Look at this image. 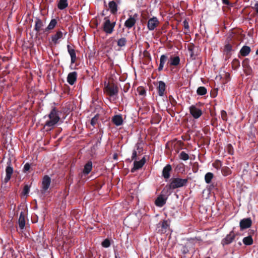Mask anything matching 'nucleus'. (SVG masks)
Returning <instances> with one entry per match:
<instances>
[{"instance_id":"nucleus-1","label":"nucleus","mask_w":258,"mask_h":258,"mask_svg":"<svg viewBox=\"0 0 258 258\" xmlns=\"http://www.w3.org/2000/svg\"><path fill=\"white\" fill-rule=\"evenodd\" d=\"M48 119L44 123L43 127L46 129V131H50L54 127L60 120L59 111L56 107H53L51 109L48 115Z\"/></svg>"},{"instance_id":"nucleus-2","label":"nucleus","mask_w":258,"mask_h":258,"mask_svg":"<svg viewBox=\"0 0 258 258\" xmlns=\"http://www.w3.org/2000/svg\"><path fill=\"white\" fill-rule=\"evenodd\" d=\"M187 183L188 178L182 179L178 177L172 178L171 180L170 183L164 188L162 193L167 192L168 190H173L186 186Z\"/></svg>"},{"instance_id":"nucleus-3","label":"nucleus","mask_w":258,"mask_h":258,"mask_svg":"<svg viewBox=\"0 0 258 258\" xmlns=\"http://www.w3.org/2000/svg\"><path fill=\"white\" fill-rule=\"evenodd\" d=\"M108 17H105L104 22L102 25V29L103 31L106 34H110L114 31V28L116 25L115 21H110Z\"/></svg>"},{"instance_id":"nucleus-4","label":"nucleus","mask_w":258,"mask_h":258,"mask_svg":"<svg viewBox=\"0 0 258 258\" xmlns=\"http://www.w3.org/2000/svg\"><path fill=\"white\" fill-rule=\"evenodd\" d=\"M104 92L110 97L117 95L118 92V88L114 83H108L105 85Z\"/></svg>"},{"instance_id":"nucleus-5","label":"nucleus","mask_w":258,"mask_h":258,"mask_svg":"<svg viewBox=\"0 0 258 258\" xmlns=\"http://www.w3.org/2000/svg\"><path fill=\"white\" fill-rule=\"evenodd\" d=\"M194 238L187 239L184 244H179V248L181 253L183 254L188 253L189 249H194L195 242L192 240Z\"/></svg>"},{"instance_id":"nucleus-6","label":"nucleus","mask_w":258,"mask_h":258,"mask_svg":"<svg viewBox=\"0 0 258 258\" xmlns=\"http://www.w3.org/2000/svg\"><path fill=\"white\" fill-rule=\"evenodd\" d=\"M240 39V38H239V36L234 34V33H232L227 38L226 43H228V42H230L231 46L235 49L237 46L239 44Z\"/></svg>"},{"instance_id":"nucleus-7","label":"nucleus","mask_w":258,"mask_h":258,"mask_svg":"<svg viewBox=\"0 0 258 258\" xmlns=\"http://www.w3.org/2000/svg\"><path fill=\"white\" fill-rule=\"evenodd\" d=\"M189 111L195 119L200 118L203 114L202 110L195 105H192L189 107Z\"/></svg>"},{"instance_id":"nucleus-8","label":"nucleus","mask_w":258,"mask_h":258,"mask_svg":"<svg viewBox=\"0 0 258 258\" xmlns=\"http://www.w3.org/2000/svg\"><path fill=\"white\" fill-rule=\"evenodd\" d=\"M235 50L231 46L230 42H228V43H226L223 50V54L225 55V59H228L231 56L232 52Z\"/></svg>"},{"instance_id":"nucleus-9","label":"nucleus","mask_w":258,"mask_h":258,"mask_svg":"<svg viewBox=\"0 0 258 258\" xmlns=\"http://www.w3.org/2000/svg\"><path fill=\"white\" fill-rule=\"evenodd\" d=\"M236 235L233 231H231L221 241V244L224 246L232 243L235 238Z\"/></svg>"},{"instance_id":"nucleus-10","label":"nucleus","mask_w":258,"mask_h":258,"mask_svg":"<svg viewBox=\"0 0 258 258\" xmlns=\"http://www.w3.org/2000/svg\"><path fill=\"white\" fill-rule=\"evenodd\" d=\"M51 183V178L48 175H45L42 181L41 192L44 194L49 188Z\"/></svg>"},{"instance_id":"nucleus-11","label":"nucleus","mask_w":258,"mask_h":258,"mask_svg":"<svg viewBox=\"0 0 258 258\" xmlns=\"http://www.w3.org/2000/svg\"><path fill=\"white\" fill-rule=\"evenodd\" d=\"M251 225L252 220L250 218L242 219L239 222V226L241 230L250 227Z\"/></svg>"},{"instance_id":"nucleus-12","label":"nucleus","mask_w":258,"mask_h":258,"mask_svg":"<svg viewBox=\"0 0 258 258\" xmlns=\"http://www.w3.org/2000/svg\"><path fill=\"white\" fill-rule=\"evenodd\" d=\"M8 166L6 169V176L4 181L6 183L8 182L11 179L12 175L13 173V168L12 167L11 161H9L7 163Z\"/></svg>"},{"instance_id":"nucleus-13","label":"nucleus","mask_w":258,"mask_h":258,"mask_svg":"<svg viewBox=\"0 0 258 258\" xmlns=\"http://www.w3.org/2000/svg\"><path fill=\"white\" fill-rule=\"evenodd\" d=\"M159 24L157 17H152L148 22V27L150 30H153Z\"/></svg>"},{"instance_id":"nucleus-14","label":"nucleus","mask_w":258,"mask_h":258,"mask_svg":"<svg viewBox=\"0 0 258 258\" xmlns=\"http://www.w3.org/2000/svg\"><path fill=\"white\" fill-rule=\"evenodd\" d=\"M146 162L145 158L144 157L140 161H135L134 163V167L132 169L131 172H134L135 171L141 168Z\"/></svg>"},{"instance_id":"nucleus-15","label":"nucleus","mask_w":258,"mask_h":258,"mask_svg":"<svg viewBox=\"0 0 258 258\" xmlns=\"http://www.w3.org/2000/svg\"><path fill=\"white\" fill-rule=\"evenodd\" d=\"M77 73L76 72H73L70 73L67 77V82L71 85H73L77 81Z\"/></svg>"},{"instance_id":"nucleus-16","label":"nucleus","mask_w":258,"mask_h":258,"mask_svg":"<svg viewBox=\"0 0 258 258\" xmlns=\"http://www.w3.org/2000/svg\"><path fill=\"white\" fill-rule=\"evenodd\" d=\"M167 199L163 195H160L155 200V204L157 206L162 207L166 204Z\"/></svg>"},{"instance_id":"nucleus-17","label":"nucleus","mask_w":258,"mask_h":258,"mask_svg":"<svg viewBox=\"0 0 258 258\" xmlns=\"http://www.w3.org/2000/svg\"><path fill=\"white\" fill-rule=\"evenodd\" d=\"M171 170L172 167L170 164H167L163 168L162 171V176L165 179H167L169 178Z\"/></svg>"},{"instance_id":"nucleus-18","label":"nucleus","mask_w":258,"mask_h":258,"mask_svg":"<svg viewBox=\"0 0 258 258\" xmlns=\"http://www.w3.org/2000/svg\"><path fill=\"white\" fill-rule=\"evenodd\" d=\"M63 38V34L61 31H58L56 33L51 36V42L54 44H56L59 43L58 40Z\"/></svg>"},{"instance_id":"nucleus-19","label":"nucleus","mask_w":258,"mask_h":258,"mask_svg":"<svg viewBox=\"0 0 258 258\" xmlns=\"http://www.w3.org/2000/svg\"><path fill=\"white\" fill-rule=\"evenodd\" d=\"M166 85L165 83L163 81H159L158 83V86L157 87V90L158 92V95L160 96H163L164 94V92L165 91Z\"/></svg>"},{"instance_id":"nucleus-20","label":"nucleus","mask_w":258,"mask_h":258,"mask_svg":"<svg viewBox=\"0 0 258 258\" xmlns=\"http://www.w3.org/2000/svg\"><path fill=\"white\" fill-rule=\"evenodd\" d=\"M158 228L161 227V229L159 230L161 233H165L167 232V229L169 227V225L167 221L163 220L161 223L158 224Z\"/></svg>"},{"instance_id":"nucleus-21","label":"nucleus","mask_w":258,"mask_h":258,"mask_svg":"<svg viewBox=\"0 0 258 258\" xmlns=\"http://www.w3.org/2000/svg\"><path fill=\"white\" fill-rule=\"evenodd\" d=\"M67 48L71 58V63H74L76 60V54L74 49L72 48L70 45H67Z\"/></svg>"},{"instance_id":"nucleus-22","label":"nucleus","mask_w":258,"mask_h":258,"mask_svg":"<svg viewBox=\"0 0 258 258\" xmlns=\"http://www.w3.org/2000/svg\"><path fill=\"white\" fill-rule=\"evenodd\" d=\"M112 121L116 126H119L123 123L122 117L121 115H115L112 118Z\"/></svg>"},{"instance_id":"nucleus-23","label":"nucleus","mask_w":258,"mask_h":258,"mask_svg":"<svg viewBox=\"0 0 258 258\" xmlns=\"http://www.w3.org/2000/svg\"><path fill=\"white\" fill-rule=\"evenodd\" d=\"M18 224L19 228L22 230L24 228L25 226V216L23 212H21L20 214L19 220H18Z\"/></svg>"},{"instance_id":"nucleus-24","label":"nucleus","mask_w":258,"mask_h":258,"mask_svg":"<svg viewBox=\"0 0 258 258\" xmlns=\"http://www.w3.org/2000/svg\"><path fill=\"white\" fill-rule=\"evenodd\" d=\"M167 59L168 57L166 55L163 54L160 56V64L158 68V71L161 72L163 70L164 66Z\"/></svg>"},{"instance_id":"nucleus-25","label":"nucleus","mask_w":258,"mask_h":258,"mask_svg":"<svg viewBox=\"0 0 258 258\" xmlns=\"http://www.w3.org/2000/svg\"><path fill=\"white\" fill-rule=\"evenodd\" d=\"M180 60L178 56H171L168 64L169 63L170 66H177L179 64Z\"/></svg>"},{"instance_id":"nucleus-26","label":"nucleus","mask_w":258,"mask_h":258,"mask_svg":"<svg viewBox=\"0 0 258 258\" xmlns=\"http://www.w3.org/2000/svg\"><path fill=\"white\" fill-rule=\"evenodd\" d=\"M109 10L110 11L112 15H115L117 11V5L114 1H111L109 3Z\"/></svg>"},{"instance_id":"nucleus-27","label":"nucleus","mask_w":258,"mask_h":258,"mask_svg":"<svg viewBox=\"0 0 258 258\" xmlns=\"http://www.w3.org/2000/svg\"><path fill=\"white\" fill-rule=\"evenodd\" d=\"M92 169V162L91 161H89L84 165V168L83 170V173L85 174H88Z\"/></svg>"},{"instance_id":"nucleus-28","label":"nucleus","mask_w":258,"mask_h":258,"mask_svg":"<svg viewBox=\"0 0 258 258\" xmlns=\"http://www.w3.org/2000/svg\"><path fill=\"white\" fill-rule=\"evenodd\" d=\"M44 25L42 21L37 18L35 21L34 30L37 32H39L42 30V27Z\"/></svg>"},{"instance_id":"nucleus-29","label":"nucleus","mask_w":258,"mask_h":258,"mask_svg":"<svg viewBox=\"0 0 258 258\" xmlns=\"http://www.w3.org/2000/svg\"><path fill=\"white\" fill-rule=\"evenodd\" d=\"M136 23V20L135 19L134 17H130L124 23V26L130 29Z\"/></svg>"},{"instance_id":"nucleus-30","label":"nucleus","mask_w":258,"mask_h":258,"mask_svg":"<svg viewBox=\"0 0 258 258\" xmlns=\"http://www.w3.org/2000/svg\"><path fill=\"white\" fill-rule=\"evenodd\" d=\"M251 51L250 47L243 46L240 50V54L242 56H246L249 54Z\"/></svg>"},{"instance_id":"nucleus-31","label":"nucleus","mask_w":258,"mask_h":258,"mask_svg":"<svg viewBox=\"0 0 258 258\" xmlns=\"http://www.w3.org/2000/svg\"><path fill=\"white\" fill-rule=\"evenodd\" d=\"M57 24V21L56 19H52L49 23L48 26L44 30L43 32H46L49 30L53 29Z\"/></svg>"},{"instance_id":"nucleus-32","label":"nucleus","mask_w":258,"mask_h":258,"mask_svg":"<svg viewBox=\"0 0 258 258\" xmlns=\"http://www.w3.org/2000/svg\"><path fill=\"white\" fill-rule=\"evenodd\" d=\"M68 6L67 0H59L57 4V7L60 10H63Z\"/></svg>"},{"instance_id":"nucleus-33","label":"nucleus","mask_w":258,"mask_h":258,"mask_svg":"<svg viewBox=\"0 0 258 258\" xmlns=\"http://www.w3.org/2000/svg\"><path fill=\"white\" fill-rule=\"evenodd\" d=\"M242 241L245 245H251L253 243V239L250 235L244 237Z\"/></svg>"},{"instance_id":"nucleus-34","label":"nucleus","mask_w":258,"mask_h":258,"mask_svg":"<svg viewBox=\"0 0 258 258\" xmlns=\"http://www.w3.org/2000/svg\"><path fill=\"white\" fill-rule=\"evenodd\" d=\"M214 177V174L212 172H208L205 175V180L207 183L211 182L212 179Z\"/></svg>"},{"instance_id":"nucleus-35","label":"nucleus","mask_w":258,"mask_h":258,"mask_svg":"<svg viewBox=\"0 0 258 258\" xmlns=\"http://www.w3.org/2000/svg\"><path fill=\"white\" fill-rule=\"evenodd\" d=\"M198 95L200 96H203L207 93V89L205 87H199L197 90Z\"/></svg>"},{"instance_id":"nucleus-36","label":"nucleus","mask_w":258,"mask_h":258,"mask_svg":"<svg viewBox=\"0 0 258 258\" xmlns=\"http://www.w3.org/2000/svg\"><path fill=\"white\" fill-rule=\"evenodd\" d=\"M240 61L238 59H234L231 63L232 68L234 70H236L240 67Z\"/></svg>"},{"instance_id":"nucleus-37","label":"nucleus","mask_w":258,"mask_h":258,"mask_svg":"<svg viewBox=\"0 0 258 258\" xmlns=\"http://www.w3.org/2000/svg\"><path fill=\"white\" fill-rule=\"evenodd\" d=\"M221 172L223 175L225 176L230 175L231 173V169L227 166L223 167L221 168Z\"/></svg>"},{"instance_id":"nucleus-38","label":"nucleus","mask_w":258,"mask_h":258,"mask_svg":"<svg viewBox=\"0 0 258 258\" xmlns=\"http://www.w3.org/2000/svg\"><path fill=\"white\" fill-rule=\"evenodd\" d=\"M178 157L180 160L186 161L189 159V155L184 151H182L178 155Z\"/></svg>"},{"instance_id":"nucleus-39","label":"nucleus","mask_w":258,"mask_h":258,"mask_svg":"<svg viewBox=\"0 0 258 258\" xmlns=\"http://www.w3.org/2000/svg\"><path fill=\"white\" fill-rule=\"evenodd\" d=\"M161 119L162 117L160 114L158 113L155 114L152 118V123L156 124L159 123L160 122Z\"/></svg>"},{"instance_id":"nucleus-40","label":"nucleus","mask_w":258,"mask_h":258,"mask_svg":"<svg viewBox=\"0 0 258 258\" xmlns=\"http://www.w3.org/2000/svg\"><path fill=\"white\" fill-rule=\"evenodd\" d=\"M127 41L125 38L122 37L119 39L117 41V45L120 47L125 46Z\"/></svg>"},{"instance_id":"nucleus-41","label":"nucleus","mask_w":258,"mask_h":258,"mask_svg":"<svg viewBox=\"0 0 258 258\" xmlns=\"http://www.w3.org/2000/svg\"><path fill=\"white\" fill-rule=\"evenodd\" d=\"M226 150L230 155H233L234 153V148L231 144H228L226 147Z\"/></svg>"},{"instance_id":"nucleus-42","label":"nucleus","mask_w":258,"mask_h":258,"mask_svg":"<svg viewBox=\"0 0 258 258\" xmlns=\"http://www.w3.org/2000/svg\"><path fill=\"white\" fill-rule=\"evenodd\" d=\"M222 165V162L219 160H216L213 163V166L217 169H219Z\"/></svg>"},{"instance_id":"nucleus-43","label":"nucleus","mask_w":258,"mask_h":258,"mask_svg":"<svg viewBox=\"0 0 258 258\" xmlns=\"http://www.w3.org/2000/svg\"><path fill=\"white\" fill-rule=\"evenodd\" d=\"M99 118V115H95L91 120V124L92 126H94L97 123Z\"/></svg>"},{"instance_id":"nucleus-44","label":"nucleus","mask_w":258,"mask_h":258,"mask_svg":"<svg viewBox=\"0 0 258 258\" xmlns=\"http://www.w3.org/2000/svg\"><path fill=\"white\" fill-rule=\"evenodd\" d=\"M110 245V240L108 239H105L102 242V246L104 247L107 248Z\"/></svg>"},{"instance_id":"nucleus-45","label":"nucleus","mask_w":258,"mask_h":258,"mask_svg":"<svg viewBox=\"0 0 258 258\" xmlns=\"http://www.w3.org/2000/svg\"><path fill=\"white\" fill-rule=\"evenodd\" d=\"M221 118L224 121H226L228 119L227 118V114L226 111L222 110L221 111Z\"/></svg>"},{"instance_id":"nucleus-46","label":"nucleus","mask_w":258,"mask_h":258,"mask_svg":"<svg viewBox=\"0 0 258 258\" xmlns=\"http://www.w3.org/2000/svg\"><path fill=\"white\" fill-rule=\"evenodd\" d=\"M242 66L244 69L247 68L248 67H249L250 66L249 65V59L248 58H245L242 62Z\"/></svg>"},{"instance_id":"nucleus-47","label":"nucleus","mask_w":258,"mask_h":258,"mask_svg":"<svg viewBox=\"0 0 258 258\" xmlns=\"http://www.w3.org/2000/svg\"><path fill=\"white\" fill-rule=\"evenodd\" d=\"M30 190V186L28 185H25L24 187L23 190V194L24 196H27Z\"/></svg>"},{"instance_id":"nucleus-48","label":"nucleus","mask_w":258,"mask_h":258,"mask_svg":"<svg viewBox=\"0 0 258 258\" xmlns=\"http://www.w3.org/2000/svg\"><path fill=\"white\" fill-rule=\"evenodd\" d=\"M169 100L172 106H175L176 105L177 102L172 95L169 96Z\"/></svg>"},{"instance_id":"nucleus-49","label":"nucleus","mask_w":258,"mask_h":258,"mask_svg":"<svg viewBox=\"0 0 258 258\" xmlns=\"http://www.w3.org/2000/svg\"><path fill=\"white\" fill-rule=\"evenodd\" d=\"M137 91H138L139 95H142V96L145 95L146 94V92L145 89L143 88H142V87H139L137 89Z\"/></svg>"},{"instance_id":"nucleus-50","label":"nucleus","mask_w":258,"mask_h":258,"mask_svg":"<svg viewBox=\"0 0 258 258\" xmlns=\"http://www.w3.org/2000/svg\"><path fill=\"white\" fill-rule=\"evenodd\" d=\"M244 72L246 75H250L252 73V69L250 67L244 69Z\"/></svg>"},{"instance_id":"nucleus-51","label":"nucleus","mask_w":258,"mask_h":258,"mask_svg":"<svg viewBox=\"0 0 258 258\" xmlns=\"http://www.w3.org/2000/svg\"><path fill=\"white\" fill-rule=\"evenodd\" d=\"M30 168V164L28 163H27L25 164L23 168V172L26 173L29 170Z\"/></svg>"},{"instance_id":"nucleus-52","label":"nucleus","mask_w":258,"mask_h":258,"mask_svg":"<svg viewBox=\"0 0 258 258\" xmlns=\"http://www.w3.org/2000/svg\"><path fill=\"white\" fill-rule=\"evenodd\" d=\"M188 50L190 52V57L192 59H196V55L194 54L192 50V48L191 47H188Z\"/></svg>"},{"instance_id":"nucleus-53","label":"nucleus","mask_w":258,"mask_h":258,"mask_svg":"<svg viewBox=\"0 0 258 258\" xmlns=\"http://www.w3.org/2000/svg\"><path fill=\"white\" fill-rule=\"evenodd\" d=\"M183 26L185 30L187 31H189V25H188V22L187 21V20H185L183 22Z\"/></svg>"},{"instance_id":"nucleus-54","label":"nucleus","mask_w":258,"mask_h":258,"mask_svg":"<svg viewBox=\"0 0 258 258\" xmlns=\"http://www.w3.org/2000/svg\"><path fill=\"white\" fill-rule=\"evenodd\" d=\"M91 23H92V25H94L95 27H97L99 24V23L97 21L96 17L93 18L91 21Z\"/></svg>"},{"instance_id":"nucleus-55","label":"nucleus","mask_w":258,"mask_h":258,"mask_svg":"<svg viewBox=\"0 0 258 258\" xmlns=\"http://www.w3.org/2000/svg\"><path fill=\"white\" fill-rule=\"evenodd\" d=\"M137 156V151L136 150H134L133 152V154H132V159L133 160L136 159Z\"/></svg>"},{"instance_id":"nucleus-56","label":"nucleus","mask_w":258,"mask_h":258,"mask_svg":"<svg viewBox=\"0 0 258 258\" xmlns=\"http://www.w3.org/2000/svg\"><path fill=\"white\" fill-rule=\"evenodd\" d=\"M194 239L192 240L193 242H194V241L195 240H197V241H202V239L200 237H196L195 238H194Z\"/></svg>"},{"instance_id":"nucleus-57","label":"nucleus","mask_w":258,"mask_h":258,"mask_svg":"<svg viewBox=\"0 0 258 258\" xmlns=\"http://www.w3.org/2000/svg\"><path fill=\"white\" fill-rule=\"evenodd\" d=\"M254 8L256 13L258 14V3H256L254 5Z\"/></svg>"},{"instance_id":"nucleus-58","label":"nucleus","mask_w":258,"mask_h":258,"mask_svg":"<svg viewBox=\"0 0 258 258\" xmlns=\"http://www.w3.org/2000/svg\"><path fill=\"white\" fill-rule=\"evenodd\" d=\"M222 2L224 4L228 5L229 4L228 0H222Z\"/></svg>"},{"instance_id":"nucleus-59","label":"nucleus","mask_w":258,"mask_h":258,"mask_svg":"<svg viewBox=\"0 0 258 258\" xmlns=\"http://www.w3.org/2000/svg\"><path fill=\"white\" fill-rule=\"evenodd\" d=\"M41 215H42V218L44 219V217L45 216V215L44 214V211H43L42 213L41 214Z\"/></svg>"},{"instance_id":"nucleus-60","label":"nucleus","mask_w":258,"mask_h":258,"mask_svg":"<svg viewBox=\"0 0 258 258\" xmlns=\"http://www.w3.org/2000/svg\"><path fill=\"white\" fill-rule=\"evenodd\" d=\"M126 86L127 87V88H126V89H127H127H128V86H129V85H125V87H126Z\"/></svg>"},{"instance_id":"nucleus-61","label":"nucleus","mask_w":258,"mask_h":258,"mask_svg":"<svg viewBox=\"0 0 258 258\" xmlns=\"http://www.w3.org/2000/svg\"><path fill=\"white\" fill-rule=\"evenodd\" d=\"M126 86L127 87V88H126V89H127H127H128V86H129V85H125V87H126Z\"/></svg>"},{"instance_id":"nucleus-62","label":"nucleus","mask_w":258,"mask_h":258,"mask_svg":"<svg viewBox=\"0 0 258 258\" xmlns=\"http://www.w3.org/2000/svg\"><path fill=\"white\" fill-rule=\"evenodd\" d=\"M37 209V204H36V205H35V206L34 207V209Z\"/></svg>"},{"instance_id":"nucleus-63","label":"nucleus","mask_w":258,"mask_h":258,"mask_svg":"<svg viewBox=\"0 0 258 258\" xmlns=\"http://www.w3.org/2000/svg\"><path fill=\"white\" fill-rule=\"evenodd\" d=\"M255 53L256 55H258V49L256 50Z\"/></svg>"},{"instance_id":"nucleus-64","label":"nucleus","mask_w":258,"mask_h":258,"mask_svg":"<svg viewBox=\"0 0 258 258\" xmlns=\"http://www.w3.org/2000/svg\"><path fill=\"white\" fill-rule=\"evenodd\" d=\"M115 258H120V257H118L117 255H115Z\"/></svg>"}]
</instances>
